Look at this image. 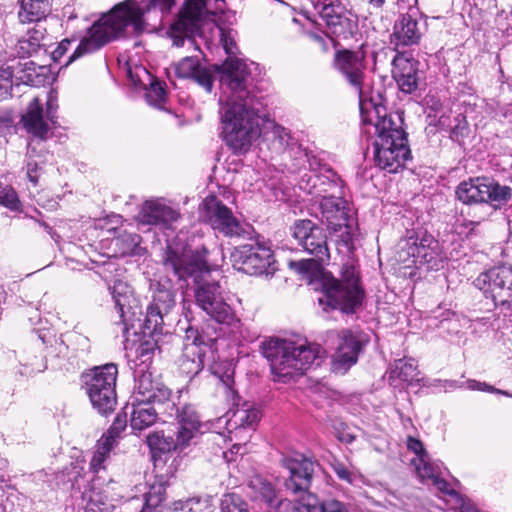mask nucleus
Wrapping results in <instances>:
<instances>
[{"mask_svg":"<svg viewBox=\"0 0 512 512\" xmlns=\"http://www.w3.org/2000/svg\"><path fill=\"white\" fill-rule=\"evenodd\" d=\"M334 472L338 476L339 479L345 480L347 482L352 481L351 472L342 464H337L334 466Z\"/></svg>","mask_w":512,"mask_h":512,"instance_id":"obj_59","label":"nucleus"},{"mask_svg":"<svg viewBox=\"0 0 512 512\" xmlns=\"http://www.w3.org/2000/svg\"><path fill=\"white\" fill-rule=\"evenodd\" d=\"M221 42L229 55L221 65L220 82L225 104L220 108L222 137L234 153H246L252 143L261 135L259 110L261 103L249 91L250 71L242 60L232 57L236 53V43L230 32L221 29Z\"/></svg>","mask_w":512,"mask_h":512,"instance_id":"obj_1","label":"nucleus"},{"mask_svg":"<svg viewBox=\"0 0 512 512\" xmlns=\"http://www.w3.org/2000/svg\"><path fill=\"white\" fill-rule=\"evenodd\" d=\"M162 411H158L153 405L147 402L132 403V412L130 425L133 430H144L158 420V415Z\"/></svg>","mask_w":512,"mask_h":512,"instance_id":"obj_36","label":"nucleus"},{"mask_svg":"<svg viewBox=\"0 0 512 512\" xmlns=\"http://www.w3.org/2000/svg\"><path fill=\"white\" fill-rule=\"evenodd\" d=\"M247 495L254 503L262 505L267 512H281L283 502L289 499H277L273 484L260 475L251 477L247 483Z\"/></svg>","mask_w":512,"mask_h":512,"instance_id":"obj_26","label":"nucleus"},{"mask_svg":"<svg viewBox=\"0 0 512 512\" xmlns=\"http://www.w3.org/2000/svg\"><path fill=\"white\" fill-rule=\"evenodd\" d=\"M334 66L361 96L366 77L365 53L342 50L335 53Z\"/></svg>","mask_w":512,"mask_h":512,"instance_id":"obj_23","label":"nucleus"},{"mask_svg":"<svg viewBox=\"0 0 512 512\" xmlns=\"http://www.w3.org/2000/svg\"><path fill=\"white\" fill-rule=\"evenodd\" d=\"M261 351L270 363L274 380L283 383L295 375L303 374L320 359L318 346L297 344L280 338L263 341Z\"/></svg>","mask_w":512,"mask_h":512,"instance_id":"obj_5","label":"nucleus"},{"mask_svg":"<svg viewBox=\"0 0 512 512\" xmlns=\"http://www.w3.org/2000/svg\"><path fill=\"white\" fill-rule=\"evenodd\" d=\"M437 382L439 386L445 389L463 388V384H458V382L454 380H437Z\"/></svg>","mask_w":512,"mask_h":512,"instance_id":"obj_63","label":"nucleus"},{"mask_svg":"<svg viewBox=\"0 0 512 512\" xmlns=\"http://www.w3.org/2000/svg\"><path fill=\"white\" fill-rule=\"evenodd\" d=\"M72 41L69 39L62 40L57 48L52 52V57L55 61H60V59L66 54L68 51Z\"/></svg>","mask_w":512,"mask_h":512,"instance_id":"obj_54","label":"nucleus"},{"mask_svg":"<svg viewBox=\"0 0 512 512\" xmlns=\"http://www.w3.org/2000/svg\"><path fill=\"white\" fill-rule=\"evenodd\" d=\"M370 6L380 8L385 3V0H368Z\"/></svg>","mask_w":512,"mask_h":512,"instance_id":"obj_64","label":"nucleus"},{"mask_svg":"<svg viewBox=\"0 0 512 512\" xmlns=\"http://www.w3.org/2000/svg\"><path fill=\"white\" fill-rule=\"evenodd\" d=\"M195 301L199 308L218 323H225L231 318V308L224 301L217 282L198 283L195 289Z\"/></svg>","mask_w":512,"mask_h":512,"instance_id":"obj_20","label":"nucleus"},{"mask_svg":"<svg viewBox=\"0 0 512 512\" xmlns=\"http://www.w3.org/2000/svg\"><path fill=\"white\" fill-rule=\"evenodd\" d=\"M418 11L416 8H409L394 25L391 42L396 49L400 46H411L417 44L422 36V27L418 22Z\"/></svg>","mask_w":512,"mask_h":512,"instance_id":"obj_27","label":"nucleus"},{"mask_svg":"<svg viewBox=\"0 0 512 512\" xmlns=\"http://www.w3.org/2000/svg\"><path fill=\"white\" fill-rule=\"evenodd\" d=\"M0 204L12 211H18L20 209L21 202L13 187L0 184Z\"/></svg>","mask_w":512,"mask_h":512,"instance_id":"obj_47","label":"nucleus"},{"mask_svg":"<svg viewBox=\"0 0 512 512\" xmlns=\"http://www.w3.org/2000/svg\"><path fill=\"white\" fill-rule=\"evenodd\" d=\"M234 368L231 365L226 369V371L220 376V381L222 383V387L228 398L231 400H235L238 398L237 392L233 389L234 385Z\"/></svg>","mask_w":512,"mask_h":512,"instance_id":"obj_49","label":"nucleus"},{"mask_svg":"<svg viewBox=\"0 0 512 512\" xmlns=\"http://www.w3.org/2000/svg\"><path fill=\"white\" fill-rule=\"evenodd\" d=\"M397 259L405 267L427 265L428 269L437 270L443 256L439 242L431 234L415 232L399 241Z\"/></svg>","mask_w":512,"mask_h":512,"instance_id":"obj_9","label":"nucleus"},{"mask_svg":"<svg viewBox=\"0 0 512 512\" xmlns=\"http://www.w3.org/2000/svg\"><path fill=\"white\" fill-rule=\"evenodd\" d=\"M456 197L464 204H488L494 210L501 209L512 197V189L490 177H475L461 182Z\"/></svg>","mask_w":512,"mask_h":512,"instance_id":"obj_10","label":"nucleus"},{"mask_svg":"<svg viewBox=\"0 0 512 512\" xmlns=\"http://www.w3.org/2000/svg\"><path fill=\"white\" fill-rule=\"evenodd\" d=\"M391 374L397 375L401 380L413 383L414 381H419L418 375V366L414 359H399L395 361L394 369Z\"/></svg>","mask_w":512,"mask_h":512,"instance_id":"obj_41","label":"nucleus"},{"mask_svg":"<svg viewBox=\"0 0 512 512\" xmlns=\"http://www.w3.org/2000/svg\"><path fill=\"white\" fill-rule=\"evenodd\" d=\"M292 229V235L307 253L314 257V260H303L298 262L299 272L307 273L317 262L325 263L330 259V252L327 245V235L324 229L311 220L304 219L295 222Z\"/></svg>","mask_w":512,"mask_h":512,"instance_id":"obj_12","label":"nucleus"},{"mask_svg":"<svg viewBox=\"0 0 512 512\" xmlns=\"http://www.w3.org/2000/svg\"><path fill=\"white\" fill-rule=\"evenodd\" d=\"M203 207L205 220L214 231L229 238H251L252 227L241 223L231 209L215 197L206 198Z\"/></svg>","mask_w":512,"mask_h":512,"instance_id":"obj_15","label":"nucleus"},{"mask_svg":"<svg viewBox=\"0 0 512 512\" xmlns=\"http://www.w3.org/2000/svg\"><path fill=\"white\" fill-rule=\"evenodd\" d=\"M173 416H176L178 424L176 432L166 435L163 431H155L147 435L146 443L152 452L166 453L183 449L204 432L205 425L191 404H184L180 408L171 405L169 417Z\"/></svg>","mask_w":512,"mask_h":512,"instance_id":"obj_6","label":"nucleus"},{"mask_svg":"<svg viewBox=\"0 0 512 512\" xmlns=\"http://www.w3.org/2000/svg\"><path fill=\"white\" fill-rule=\"evenodd\" d=\"M270 134L276 149H284L288 145L290 136L284 127L274 124Z\"/></svg>","mask_w":512,"mask_h":512,"instance_id":"obj_51","label":"nucleus"},{"mask_svg":"<svg viewBox=\"0 0 512 512\" xmlns=\"http://www.w3.org/2000/svg\"><path fill=\"white\" fill-rule=\"evenodd\" d=\"M418 61L398 53L392 61V76L399 89L407 94L418 88Z\"/></svg>","mask_w":512,"mask_h":512,"instance_id":"obj_29","label":"nucleus"},{"mask_svg":"<svg viewBox=\"0 0 512 512\" xmlns=\"http://www.w3.org/2000/svg\"><path fill=\"white\" fill-rule=\"evenodd\" d=\"M300 188L320 200L324 196L336 195V192L340 190V185L336 174L327 169L324 173L304 174L300 181Z\"/></svg>","mask_w":512,"mask_h":512,"instance_id":"obj_28","label":"nucleus"},{"mask_svg":"<svg viewBox=\"0 0 512 512\" xmlns=\"http://www.w3.org/2000/svg\"><path fill=\"white\" fill-rule=\"evenodd\" d=\"M159 381H155L150 372L142 373L136 383V402H147L149 395L154 390Z\"/></svg>","mask_w":512,"mask_h":512,"instance_id":"obj_44","label":"nucleus"},{"mask_svg":"<svg viewBox=\"0 0 512 512\" xmlns=\"http://www.w3.org/2000/svg\"><path fill=\"white\" fill-rule=\"evenodd\" d=\"M288 475L284 480L287 492L296 496L295 502H283L281 512H348L347 507L337 500L320 502L317 495L309 492L316 462L302 454L285 457L282 460Z\"/></svg>","mask_w":512,"mask_h":512,"instance_id":"obj_4","label":"nucleus"},{"mask_svg":"<svg viewBox=\"0 0 512 512\" xmlns=\"http://www.w3.org/2000/svg\"><path fill=\"white\" fill-rule=\"evenodd\" d=\"M431 483L437 488V490L444 494L450 495L455 499L459 495L455 490L449 488V483L444 480L441 475L436 477L435 480H433Z\"/></svg>","mask_w":512,"mask_h":512,"instance_id":"obj_52","label":"nucleus"},{"mask_svg":"<svg viewBox=\"0 0 512 512\" xmlns=\"http://www.w3.org/2000/svg\"><path fill=\"white\" fill-rule=\"evenodd\" d=\"M171 391L170 389L159 382L157 386H155L154 390L149 395V400L147 403L150 405L157 404L159 408H163L162 413L167 414L169 416V412H171V405H175V403L170 401Z\"/></svg>","mask_w":512,"mask_h":512,"instance_id":"obj_42","label":"nucleus"},{"mask_svg":"<svg viewBox=\"0 0 512 512\" xmlns=\"http://www.w3.org/2000/svg\"><path fill=\"white\" fill-rule=\"evenodd\" d=\"M207 253L204 247L191 250L168 246L163 256V263L167 268H171L179 279H185L210 270Z\"/></svg>","mask_w":512,"mask_h":512,"instance_id":"obj_18","label":"nucleus"},{"mask_svg":"<svg viewBox=\"0 0 512 512\" xmlns=\"http://www.w3.org/2000/svg\"><path fill=\"white\" fill-rule=\"evenodd\" d=\"M173 71L178 78L189 79L210 93L213 89L214 72L211 67L203 65L197 56H186L172 64L168 73Z\"/></svg>","mask_w":512,"mask_h":512,"instance_id":"obj_24","label":"nucleus"},{"mask_svg":"<svg viewBox=\"0 0 512 512\" xmlns=\"http://www.w3.org/2000/svg\"><path fill=\"white\" fill-rule=\"evenodd\" d=\"M109 289L118 314L117 322L123 324L125 329H127L132 318L136 315V300L132 287L127 282L116 280Z\"/></svg>","mask_w":512,"mask_h":512,"instance_id":"obj_30","label":"nucleus"},{"mask_svg":"<svg viewBox=\"0 0 512 512\" xmlns=\"http://www.w3.org/2000/svg\"><path fill=\"white\" fill-rule=\"evenodd\" d=\"M73 341L78 345L81 351L87 352L90 349V341L86 336L81 334H74Z\"/></svg>","mask_w":512,"mask_h":512,"instance_id":"obj_58","label":"nucleus"},{"mask_svg":"<svg viewBox=\"0 0 512 512\" xmlns=\"http://www.w3.org/2000/svg\"><path fill=\"white\" fill-rule=\"evenodd\" d=\"M314 215L333 233H339V237L345 245L352 241V227L349 224L348 202L340 195L324 196L316 200Z\"/></svg>","mask_w":512,"mask_h":512,"instance_id":"obj_13","label":"nucleus"},{"mask_svg":"<svg viewBox=\"0 0 512 512\" xmlns=\"http://www.w3.org/2000/svg\"><path fill=\"white\" fill-rule=\"evenodd\" d=\"M206 503L199 498H190L185 501L179 500L173 503L170 512H203Z\"/></svg>","mask_w":512,"mask_h":512,"instance_id":"obj_48","label":"nucleus"},{"mask_svg":"<svg viewBox=\"0 0 512 512\" xmlns=\"http://www.w3.org/2000/svg\"><path fill=\"white\" fill-rule=\"evenodd\" d=\"M43 39L44 29L34 27L28 30L26 36L18 41V55L23 58L30 57L40 49Z\"/></svg>","mask_w":512,"mask_h":512,"instance_id":"obj_37","label":"nucleus"},{"mask_svg":"<svg viewBox=\"0 0 512 512\" xmlns=\"http://www.w3.org/2000/svg\"><path fill=\"white\" fill-rule=\"evenodd\" d=\"M161 501L162 498L160 496H152L151 494H149L146 497L145 507L141 512H150L148 510L157 507L161 503Z\"/></svg>","mask_w":512,"mask_h":512,"instance_id":"obj_60","label":"nucleus"},{"mask_svg":"<svg viewBox=\"0 0 512 512\" xmlns=\"http://www.w3.org/2000/svg\"><path fill=\"white\" fill-rule=\"evenodd\" d=\"M456 502L461 512H479L476 506L473 503H471L470 500L465 499L460 495L456 497Z\"/></svg>","mask_w":512,"mask_h":512,"instance_id":"obj_57","label":"nucleus"},{"mask_svg":"<svg viewBox=\"0 0 512 512\" xmlns=\"http://www.w3.org/2000/svg\"><path fill=\"white\" fill-rule=\"evenodd\" d=\"M34 152L35 149L31 147V144H29L28 160L26 164V176L31 183L37 185L41 172V167H39L37 162L32 161Z\"/></svg>","mask_w":512,"mask_h":512,"instance_id":"obj_50","label":"nucleus"},{"mask_svg":"<svg viewBox=\"0 0 512 512\" xmlns=\"http://www.w3.org/2000/svg\"><path fill=\"white\" fill-rule=\"evenodd\" d=\"M140 235L136 233L123 232L111 242L115 255L126 256L130 254H138Z\"/></svg>","mask_w":512,"mask_h":512,"instance_id":"obj_38","label":"nucleus"},{"mask_svg":"<svg viewBox=\"0 0 512 512\" xmlns=\"http://www.w3.org/2000/svg\"><path fill=\"white\" fill-rule=\"evenodd\" d=\"M224 0H186L178 19L171 25L170 37L173 46H188L198 50L195 36L200 33L204 21L224 10Z\"/></svg>","mask_w":512,"mask_h":512,"instance_id":"obj_7","label":"nucleus"},{"mask_svg":"<svg viewBox=\"0 0 512 512\" xmlns=\"http://www.w3.org/2000/svg\"><path fill=\"white\" fill-rule=\"evenodd\" d=\"M416 472L422 481L435 480L436 477L441 475V466L430 462L428 455H422L420 458L414 460Z\"/></svg>","mask_w":512,"mask_h":512,"instance_id":"obj_43","label":"nucleus"},{"mask_svg":"<svg viewBox=\"0 0 512 512\" xmlns=\"http://www.w3.org/2000/svg\"><path fill=\"white\" fill-rule=\"evenodd\" d=\"M477 288L491 298L495 306L510 308L512 304V266H495L481 273L474 281Z\"/></svg>","mask_w":512,"mask_h":512,"instance_id":"obj_16","label":"nucleus"},{"mask_svg":"<svg viewBox=\"0 0 512 512\" xmlns=\"http://www.w3.org/2000/svg\"><path fill=\"white\" fill-rule=\"evenodd\" d=\"M407 447L409 450L413 451L418 456V458H420L422 455H428L424 450L422 442L418 439L409 437Z\"/></svg>","mask_w":512,"mask_h":512,"instance_id":"obj_56","label":"nucleus"},{"mask_svg":"<svg viewBox=\"0 0 512 512\" xmlns=\"http://www.w3.org/2000/svg\"><path fill=\"white\" fill-rule=\"evenodd\" d=\"M20 365L23 367L20 374L24 376H32L35 373L45 370L46 365L41 356L22 354L19 359Z\"/></svg>","mask_w":512,"mask_h":512,"instance_id":"obj_45","label":"nucleus"},{"mask_svg":"<svg viewBox=\"0 0 512 512\" xmlns=\"http://www.w3.org/2000/svg\"><path fill=\"white\" fill-rule=\"evenodd\" d=\"M18 18L21 23L39 22L51 12V0H19Z\"/></svg>","mask_w":512,"mask_h":512,"instance_id":"obj_35","label":"nucleus"},{"mask_svg":"<svg viewBox=\"0 0 512 512\" xmlns=\"http://www.w3.org/2000/svg\"><path fill=\"white\" fill-rule=\"evenodd\" d=\"M328 33L347 39L357 31V18L340 0H312Z\"/></svg>","mask_w":512,"mask_h":512,"instance_id":"obj_17","label":"nucleus"},{"mask_svg":"<svg viewBox=\"0 0 512 512\" xmlns=\"http://www.w3.org/2000/svg\"><path fill=\"white\" fill-rule=\"evenodd\" d=\"M360 114L364 124L374 127V162L379 168L396 173L410 159L411 152L407 144L405 131L401 127V118L386 114V109L360 100Z\"/></svg>","mask_w":512,"mask_h":512,"instance_id":"obj_3","label":"nucleus"},{"mask_svg":"<svg viewBox=\"0 0 512 512\" xmlns=\"http://www.w3.org/2000/svg\"><path fill=\"white\" fill-rule=\"evenodd\" d=\"M114 448V440L112 436L101 437L96 445V450L90 461V469L94 473H98L104 469V463L109 458L110 452Z\"/></svg>","mask_w":512,"mask_h":512,"instance_id":"obj_39","label":"nucleus"},{"mask_svg":"<svg viewBox=\"0 0 512 512\" xmlns=\"http://www.w3.org/2000/svg\"><path fill=\"white\" fill-rule=\"evenodd\" d=\"M230 261L236 270L248 275H268L275 270L273 252L264 243L236 247L230 255Z\"/></svg>","mask_w":512,"mask_h":512,"instance_id":"obj_14","label":"nucleus"},{"mask_svg":"<svg viewBox=\"0 0 512 512\" xmlns=\"http://www.w3.org/2000/svg\"><path fill=\"white\" fill-rule=\"evenodd\" d=\"M322 291L323 294L318 299L319 304L339 309L344 313L355 312L364 297L356 270L351 264L343 265L340 279L324 274Z\"/></svg>","mask_w":512,"mask_h":512,"instance_id":"obj_8","label":"nucleus"},{"mask_svg":"<svg viewBox=\"0 0 512 512\" xmlns=\"http://www.w3.org/2000/svg\"><path fill=\"white\" fill-rule=\"evenodd\" d=\"M46 105V118L53 121L57 109V98L52 92L48 94Z\"/></svg>","mask_w":512,"mask_h":512,"instance_id":"obj_55","label":"nucleus"},{"mask_svg":"<svg viewBox=\"0 0 512 512\" xmlns=\"http://www.w3.org/2000/svg\"><path fill=\"white\" fill-rule=\"evenodd\" d=\"M84 498H87L84 512H112L113 505L108 497L103 496L102 492L95 487V484L88 494L84 493Z\"/></svg>","mask_w":512,"mask_h":512,"instance_id":"obj_40","label":"nucleus"},{"mask_svg":"<svg viewBox=\"0 0 512 512\" xmlns=\"http://www.w3.org/2000/svg\"><path fill=\"white\" fill-rule=\"evenodd\" d=\"M153 291L152 303L147 307L146 326L157 330L163 324V318L175 305V290L170 279L155 281L150 285Z\"/></svg>","mask_w":512,"mask_h":512,"instance_id":"obj_19","label":"nucleus"},{"mask_svg":"<svg viewBox=\"0 0 512 512\" xmlns=\"http://www.w3.org/2000/svg\"><path fill=\"white\" fill-rule=\"evenodd\" d=\"M207 345L198 330L188 328L183 342L182 354L178 359L181 373L192 378L204 367V356Z\"/></svg>","mask_w":512,"mask_h":512,"instance_id":"obj_21","label":"nucleus"},{"mask_svg":"<svg viewBox=\"0 0 512 512\" xmlns=\"http://www.w3.org/2000/svg\"><path fill=\"white\" fill-rule=\"evenodd\" d=\"M117 365L107 363L94 367L84 376V383L89 399L95 409L101 414L114 410L116 405Z\"/></svg>","mask_w":512,"mask_h":512,"instance_id":"obj_11","label":"nucleus"},{"mask_svg":"<svg viewBox=\"0 0 512 512\" xmlns=\"http://www.w3.org/2000/svg\"><path fill=\"white\" fill-rule=\"evenodd\" d=\"M125 422L120 419L119 416L116 417L110 429L105 433L102 437L112 436L114 440V446L116 445V438L119 434L124 430Z\"/></svg>","mask_w":512,"mask_h":512,"instance_id":"obj_53","label":"nucleus"},{"mask_svg":"<svg viewBox=\"0 0 512 512\" xmlns=\"http://www.w3.org/2000/svg\"><path fill=\"white\" fill-rule=\"evenodd\" d=\"M336 436L338 440L347 444H350L355 440V436L349 431H346L345 429H343L342 431L337 430Z\"/></svg>","mask_w":512,"mask_h":512,"instance_id":"obj_62","label":"nucleus"},{"mask_svg":"<svg viewBox=\"0 0 512 512\" xmlns=\"http://www.w3.org/2000/svg\"><path fill=\"white\" fill-rule=\"evenodd\" d=\"M35 64L32 61L18 63L16 66L0 67V98L10 96L12 80L32 85L34 84Z\"/></svg>","mask_w":512,"mask_h":512,"instance_id":"obj_31","label":"nucleus"},{"mask_svg":"<svg viewBox=\"0 0 512 512\" xmlns=\"http://www.w3.org/2000/svg\"><path fill=\"white\" fill-rule=\"evenodd\" d=\"M134 84L146 89L147 102L155 107L161 108L166 100L165 89L159 81L153 79L152 75L143 67H137L135 72L129 71Z\"/></svg>","mask_w":512,"mask_h":512,"instance_id":"obj_32","label":"nucleus"},{"mask_svg":"<svg viewBox=\"0 0 512 512\" xmlns=\"http://www.w3.org/2000/svg\"><path fill=\"white\" fill-rule=\"evenodd\" d=\"M220 507L222 512H249L247 503L235 493L225 494Z\"/></svg>","mask_w":512,"mask_h":512,"instance_id":"obj_46","label":"nucleus"},{"mask_svg":"<svg viewBox=\"0 0 512 512\" xmlns=\"http://www.w3.org/2000/svg\"><path fill=\"white\" fill-rule=\"evenodd\" d=\"M337 348L332 357V371L345 374L358 360L363 340L360 333L341 330L337 334Z\"/></svg>","mask_w":512,"mask_h":512,"instance_id":"obj_22","label":"nucleus"},{"mask_svg":"<svg viewBox=\"0 0 512 512\" xmlns=\"http://www.w3.org/2000/svg\"><path fill=\"white\" fill-rule=\"evenodd\" d=\"M461 384H463V387H466L470 390H492V387H488L486 384L477 382L475 380H468L466 382H462Z\"/></svg>","mask_w":512,"mask_h":512,"instance_id":"obj_61","label":"nucleus"},{"mask_svg":"<svg viewBox=\"0 0 512 512\" xmlns=\"http://www.w3.org/2000/svg\"><path fill=\"white\" fill-rule=\"evenodd\" d=\"M173 4L174 0H125L115 5L109 13L103 15L89 28L65 65L100 49L123 34L141 33L146 26V14L152 9L168 11Z\"/></svg>","mask_w":512,"mask_h":512,"instance_id":"obj_2","label":"nucleus"},{"mask_svg":"<svg viewBox=\"0 0 512 512\" xmlns=\"http://www.w3.org/2000/svg\"><path fill=\"white\" fill-rule=\"evenodd\" d=\"M25 130L40 140H46L49 126L44 119L43 108L39 98L35 97L28 105L26 113L21 118Z\"/></svg>","mask_w":512,"mask_h":512,"instance_id":"obj_33","label":"nucleus"},{"mask_svg":"<svg viewBox=\"0 0 512 512\" xmlns=\"http://www.w3.org/2000/svg\"><path fill=\"white\" fill-rule=\"evenodd\" d=\"M180 218V211L164 199L145 201L138 214L142 224L156 225L163 229H173V224Z\"/></svg>","mask_w":512,"mask_h":512,"instance_id":"obj_25","label":"nucleus"},{"mask_svg":"<svg viewBox=\"0 0 512 512\" xmlns=\"http://www.w3.org/2000/svg\"><path fill=\"white\" fill-rule=\"evenodd\" d=\"M231 413L226 420L227 430L231 433L240 428H253L260 419L259 409L245 403L242 407H238L233 411H229L227 415Z\"/></svg>","mask_w":512,"mask_h":512,"instance_id":"obj_34","label":"nucleus"}]
</instances>
